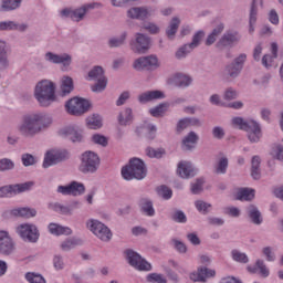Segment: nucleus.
I'll use <instances>...</instances> for the list:
<instances>
[{"label":"nucleus","mask_w":283,"mask_h":283,"mask_svg":"<svg viewBox=\"0 0 283 283\" xmlns=\"http://www.w3.org/2000/svg\"><path fill=\"white\" fill-rule=\"evenodd\" d=\"M224 72L230 78H238V76H240V72H242V69H239L238 65L231 62L226 66Z\"/></svg>","instance_id":"obj_45"},{"label":"nucleus","mask_w":283,"mask_h":283,"mask_svg":"<svg viewBox=\"0 0 283 283\" xmlns=\"http://www.w3.org/2000/svg\"><path fill=\"white\" fill-rule=\"evenodd\" d=\"M15 250L14 240L10 237V232L0 230V253L2 255H12Z\"/></svg>","instance_id":"obj_16"},{"label":"nucleus","mask_w":283,"mask_h":283,"mask_svg":"<svg viewBox=\"0 0 283 283\" xmlns=\"http://www.w3.org/2000/svg\"><path fill=\"white\" fill-rule=\"evenodd\" d=\"M30 25L28 23H19L17 21H0V32H28Z\"/></svg>","instance_id":"obj_21"},{"label":"nucleus","mask_w":283,"mask_h":283,"mask_svg":"<svg viewBox=\"0 0 283 283\" xmlns=\"http://www.w3.org/2000/svg\"><path fill=\"white\" fill-rule=\"evenodd\" d=\"M133 67L137 72H143L145 70L149 72L151 70H158V67H160V62L158 61L157 55L151 54L135 60Z\"/></svg>","instance_id":"obj_13"},{"label":"nucleus","mask_w":283,"mask_h":283,"mask_svg":"<svg viewBox=\"0 0 283 283\" xmlns=\"http://www.w3.org/2000/svg\"><path fill=\"white\" fill-rule=\"evenodd\" d=\"M11 216L15 218H34L36 210L32 208H15L11 210Z\"/></svg>","instance_id":"obj_35"},{"label":"nucleus","mask_w":283,"mask_h":283,"mask_svg":"<svg viewBox=\"0 0 283 283\" xmlns=\"http://www.w3.org/2000/svg\"><path fill=\"white\" fill-rule=\"evenodd\" d=\"M255 198V190L250 189V188H241L237 192V200L245 201V202H251Z\"/></svg>","instance_id":"obj_39"},{"label":"nucleus","mask_w":283,"mask_h":283,"mask_svg":"<svg viewBox=\"0 0 283 283\" xmlns=\"http://www.w3.org/2000/svg\"><path fill=\"white\" fill-rule=\"evenodd\" d=\"M202 39H205V31L199 30L192 35V41L188 45L196 50L202 43Z\"/></svg>","instance_id":"obj_50"},{"label":"nucleus","mask_w":283,"mask_h":283,"mask_svg":"<svg viewBox=\"0 0 283 283\" xmlns=\"http://www.w3.org/2000/svg\"><path fill=\"white\" fill-rule=\"evenodd\" d=\"M87 229L96 235L102 242H109L112 240V230L107 226H105L103 222L96 220V219H91L86 222Z\"/></svg>","instance_id":"obj_9"},{"label":"nucleus","mask_w":283,"mask_h":283,"mask_svg":"<svg viewBox=\"0 0 283 283\" xmlns=\"http://www.w3.org/2000/svg\"><path fill=\"white\" fill-rule=\"evenodd\" d=\"M88 81H97L91 86L92 92H96L97 94L105 92L107 87V77L105 76V71L102 66H94L88 72Z\"/></svg>","instance_id":"obj_6"},{"label":"nucleus","mask_w":283,"mask_h":283,"mask_svg":"<svg viewBox=\"0 0 283 283\" xmlns=\"http://www.w3.org/2000/svg\"><path fill=\"white\" fill-rule=\"evenodd\" d=\"M126 260L137 271H151V264L134 250H126Z\"/></svg>","instance_id":"obj_14"},{"label":"nucleus","mask_w":283,"mask_h":283,"mask_svg":"<svg viewBox=\"0 0 283 283\" xmlns=\"http://www.w3.org/2000/svg\"><path fill=\"white\" fill-rule=\"evenodd\" d=\"M49 231L52 235H72V229L56 223H50Z\"/></svg>","instance_id":"obj_40"},{"label":"nucleus","mask_w":283,"mask_h":283,"mask_svg":"<svg viewBox=\"0 0 283 283\" xmlns=\"http://www.w3.org/2000/svg\"><path fill=\"white\" fill-rule=\"evenodd\" d=\"M129 45L132 52L135 54H147V52H149V48H151V38L145 33H135Z\"/></svg>","instance_id":"obj_8"},{"label":"nucleus","mask_w":283,"mask_h":283,"mask_svg":"<svg viewBox=\"0 0 283 283\" xmlns=\"http://www.w3.org/2000/svg\"><path fill=\"white\" fill-rule=\"evenodd\" d=\"M74 92V80L70 76H63L60 85L61 96H67Z\"/></svg>","instance_id":"obj_32"},{"label":"nucleus","mask_w":283,"mask_h":283,"mask_svg":"<svg viewBox=\"0 0 283 283\" xmlns=\"http://www.w3.org/2000/svg\"><path fill=\"white\" fill-rule=\"evenodd\" d=\"M154 14V9L150 7H134L127 11L129 19H136L137 21H145Z\"/></svg>","instance_id":"obj_19"},{"label":"nucleus","mask_w":283,"mask_h":283,"mask_svg":"<svg viewBox=\"0 0 283 283\" xmlns=\"http://www.w3.org/2000/svg\"><path fill=\"white\" fill-rule=\"evenodd\" d=\"M65 160H70V151L66 149H52L48 150L42 167L48 169V167H52V165H59V163H63Z\"/></svg>","instance_id":"obj_10"},{"label":"nucleus","mask_w":283,"mask_h":283,"mask_svg":"<svg viewBox=\"0 0 283 283\" xmlns=\"http://www.w3.org/2000/svg\"><path fill=\"white\" fill-rule=\"evenodd\" d=\"M15 232L23 242H30L31 244H36V242H39V228L34 224L22 223L15 228Z\"/></svg>","instance_id":"obj_7"},{"label":"nucleus","mask_w":283,"mask_h":283,"mask_svg":"<svg viewBox=\"0 0 283 283\" xmlns=\"http://www.w3.org/2000/svg\"><path fill=\"white\" fill-rule=\"evenodd\" d=\"M205 185V179L199 178L195 184H191V193L198 195L202 191V186Z\"/></svg>","instance_id":"obj_61"},{"label":"nucleus","mask_w":283,"mask_h":283,"mask_svg":"<svg viewBox=\"0 0 283 283\" xmlns=\"http://www.w3.org/2000/svg\"><path fill=\"white\" fill-rule=\"evenodd\" d=\"M146 280L147 282H150V283H167V279H165L163 274H158V273L148 274Z\"/></svg>","instance_id":"obj_55"},{"label":"nucleus","mask_w":283,"mask_h":283,"mask_svg":"<svg viewBox=\"0 0 283 283\" xmlns=\"http://www.w3.org/2000/svg\"><path fill=\"white\" fill-rule=\"evenodd\" d=\"M171 220H174V222L185 224V222H187V216L185 214V212H182V210H176L171 214Z\"/></svg>","instance_id":"obj_57"},{"label":"nucleus","mask_w":283,"mask_h":283,"mask_svg":"<svg viewBox=\"0 0 283 283\" xmlns=\"http://www.w3.org/2000/svg\"><path fill=\"white\" fill-rule=\"evenodd\" d=\"M86 124L90 129H101L103 127V117L98 114H93L92 116L87 117Z\"/></svg>","instance_id":"obj_44"},{"label":"nucleus","mask_w":283,"mask_h":283,"mask_svg":"<svg viewBox=\"0 0 283 283\" xmlns=\"http://www.w3.org/2000/svg\"><path fill=\"white\" fill-rule=\"evenodd\" d=\"M25 280L30 283H45V279L41 274L28 272L25 274Z\"/></svg>","instance_id":"obj_54"},{"label":"nucleus","mask_w":283,"mask_h":283,"mask_svg":"<svg viewBox=\"0 0 283 283\" xmlns=\"http://www.w3.org/2000/svg\"><path fill=\"white\" fill-rule=\"evenodd\" d=\"M83 244V241L78 238H67L60 244V249L63 251H72V249H76V247H81Z\"/></svg>","instance_id":"obj_38"},{"label":"nucleus","mask_w":283,"mask_h":283,"mask_svg":"<svg viewBox=\"0 0 283 283\" xmlns=\"http://www.w3.org/2000/svg\"><path fill=\"white\" fill-rule=\"evenodd\" d=\"M32 187H34V181L2 186L0 187V198H8V196H19V193H25V191H30Z\"/></svg>","instance_id":"obj_11"},{"label":"nucleus","mask_w":283,"mask_h":283,"mask_svg":"<svg viewBox=\"0 0 283 283\" xmlns=\"http://www.w3.org/2000/svg\"><path fill=\"white\" fill-rule=\"evenodd\" d=\"M62 138H67L72 143H83V130L75 127H64L59 132Z\"/></svg>","instance_id":"obj_23"},{"label":"nucleus","mask_w":283,"mask_h":283,"mask_svg":"<svg viewBox=\"0 0 283 283\" xmlns=\"http://www.w3.org/2000/svg\"><path fill=\"white\" fill-rule=\"evenodd\" d=\"M0 67L1 70H8L10 67V61L8 60V43L0 40Z\"/></svg>","instance_id":"obj_34"},{"label":"nucleus","mask_w":283,"mask_h":283,"mask_svg":"<svg viewBox=\"0 0 283 283\" xmlns=\"http://www.w3.org/2000/svg\"><path fill=\"white\" fill-rule=\"evenodd\" d=\"M180 28V18L174 17L168 27L166 28V36L170 40L174 41L176 39V33L178 32V29Z\"/></svg>","instance_id":"obj_33"},{"label":"nucleus","mask_w":283,"mask_h":283,"mask_svg":"<svg viewBox=\"0 0 283 283\" xmlns=\"http://www.w3.org/2000/svg\"><path fill=\"white\" fill-rule=\"evenodd\" d=\"M168 83L175 87L185 90L193 83V78L185 73H175L168 78Z\"/></svg>","instance_id":"obj_20"},{"label":"nucleus","mask_w":283,"mask_h":283,"mask_svg":"<svg viewBox=\"0 0 283 283\" xmlns=\"http://www.w3.org/2000/svg\"><path fill=\"white\" fill-rule=\"evenodd\" d=\"M247 213L252 224H256L258 227H260V224L264 222V219L262 218V212H260V209H258L255 206L250 205L247 208Z\"/></svg>","instance_id":"obj_29"},{"label":"nucleus","mask_w":283,"mask_h":283,"mask_svg":"<svg viewBox=\"0 0 283 283\" xmlns=\"http://www.w3.org/2000/svg\"><path fill=\"white\" fill-rule=\"evenodd\" d=\"M118 124L127 127V125H132L134 123V112L130 107H126L124 111L119 112L117 117Z\"/></svg>","instance_id":"obj_30"},{"label":"nucleus","mask_w":283,"mask_h":283,"mask_svg":"<svg viewBox=\"0 0 283 283\" xmlns=\"http://www.w3.org/2000/svg\"><path fill=\"white\" fill-rule=\"evenodd\" d=\"M53 119L45 113H28L22 116L17 130L22 138H34L52 127Z\"/></svg>","instance_id":"obj_1"},{"label":"nucleus","mask_w":283,"mask_h":283,"mask_svg":"<svg viewBox=\"0 0 283 283\" xmlns=\"http://www.w3.org/2000/svg\"><path fill=\"white\" fill-rule=\"evenodd\" d=\"M231 255L234 262H240L241 264H248L249 262V256L247 255V253L241 252L239 250H232Z\"/></svg>","instance_id":"obj_49"},{"label":"nucleus","mask_w":283,"mask_h":283,"mask_svg":"<svg viewBox=\"0 0 283 283\" xmlns=\"http://www.w3.org/2000/svg\"><path fill=\"white\" fill-rule=\"evenodd\" d=\"M177 174L180 178H193V176H196V168H193V165L189 161H180L178 164Z\"/></svg>","instance_id":"obj_27"},{"label":"nucleus","mask_w":283,"mask_h":283,"mask_svg":"<svg viewBox=\"0 0 283 283\" xmlns=\"http://www.w3.org/2000/svg\"><path fill=\"white\" fill-rule=\"evenodd\" d=\"M187 127H189V120L187 117L181 118L178 123H177V128L176 132L177 134H180L181 132H185V129H187Z\"/></svg>","instance_id":"obj_64"},{"label":"nucleus","mask_w":283,"mask_h":283,"mask_svg":"<svg viewBox=\"0 0 283 283\" xmlns=\"http://www.w3.org/2000/svg\"><path fill=\"white\" fill-rule=\"evenodd\" d=\"M195 207L197 209V211H199V213H202L203 216H207V213H209V211H211V203L206 202L203 200H197L195 201Z\"/></svg>","instance_id":"obj_47"},{"label":"nucleus","mask_w":283,"mask_h":283,"mask_svg":"<svg viewBox=\"0 0 283 283\" xmlns=\"http://www.w3.org/2000/svg\"><path fill=\"white\" fill-rule=\"evenodd\" d=\"M44 61H46V63H52L53 65H62V70L66 72L72 65V55L69 53L56 54L49 51L44 54Z\"/></svg>","instance_id":"obj_15"},{"label":"nucleus","mask_w":283,"mask_h":283,"mask_svg":"<svg viewBox=\"0 0 283 283\" xmlns=\"http://www.w3.org/2000/svg\"><path fill=\"white\" fill-rule=\"evenodd\" d=\"M216 270L208 268H200L197 272L190 274V280L192 282H207V277H214Z\"/></svg>","instance_id":"obj_24"},{"label":"nucleus","mask_w":283,"mask_h":283,"mask_svg":"<svg viewBox=\"0 0 283 283\" xmlns=\"http://www.w3.org/2000/svg\"><path fill=\"white\" fill-rule=\"evenodd\" d=\"M156 126L153 124H144L137 128L138 136H145L148 140H154L156 138Z\"/></svg>","instance_id":"obj_31"},{"label":"nucleus","mask_w":283,"mask_h":283,"mask_svg":"<svg viewBox=\"0 0 283 283\" xmlns=\"http://www.w3.org/2000/svg\"><path fill=\"white\" fill-rule=\"evenodd\" d=\"M57 193H62V196H82V193H85V186L78 181H72L67 186H59Z\"/></svg>","instance_id":"obj_18"},{"label":"nucleus","mask_w":283,"mask_h":283,"mask_svg":"<svg viewBox=\"0 0 283 283\" xmlns=\"http://www.w3.org/2000/svg\"><path fill=\"white\" fill-rule=\"evenodd\" d=\"M157 193H158V196H160V198H164V200H169V199H171V196H174V192L167 186L158 187Z\"/></svg>","instance_id":"obj_53"},{"label":"nucleus","mask_w":283,"mask_h":283,"mask_svg":"<svg viewBox=\"0 0 283 283\" xmlns=\"http://www.w3.org/2000/svg\"><path fill=\"white\" fill-rule=\"evenodd\" d=\"M139 209L144 216L154 218L156 216V209L154 208V201L147 197H142L138 202Z\"/></svg>","instance_id":"obj_26"},{"label":"nucleus","mask_w":283,"mask_h":283,"mask_svg":"<svg viewBox=\"0 0 283 283\" xmlns=\"http://www.w3.org/2000/svg\"><path fill=\"white\" fill-rule=\"evenodd\" d=\"M143 28L150 34H158L160 32V28L154 22H146Z\"/></svg>","instance_id":"obj_60"},{"label":"nucleus","mask_w":283,"mask_h":283,"mask_svg":"<svg viewBox=\"0 0 283 283\" xmlns=\"http://www.w3.org/2000/svg\"><path fill=\"white\" fill-rule=\"evenodd\" d=\"M66 112L72 116H81L90 109V101L81 97H73L65 104Z\"/></svg>","instance_id":"obj_12"},{"label":"nucleus","mask_w":283,"mask_h":283,"mask_svg":"<svg viewBox=\"0 0 283 283\" xmlns=\"http://www.w3.org/2000/svg\"><path fill=\"white\" fill-rule=\"evenodd\" d=\"M92 140L93 143H95V145H102V147H107V137L103 135H93Z\"/></svg>","instance_id":"obj_63"},{"label":"nucleus","mask_w":283,"mask_h":283,"mask_svg":"<svg viewBox=\"0 0 283 283\" xmlns=\"http://www.w3.org/2000/svg\"><path fill=\"white\" fill-rule=\"evenodd\" d=\"M240 33L238 31L229 30L217 42V48H233L237 43H240Z\"/></svg>","instance_id":"obj_17"},{"label":"nucleus","mask_w":283,"mask_h":283,"mask_svg":"<svg viewBox=\"0 0 283 283\" xmlns=\"http://www.w3.org/2000/svg\"><path fill=\"white\" fill-rule=\"evenodd\" d=\"M101 3L93 2V3H86L77 9H72V21H75L76 23L83 21L85 19V14L90 12V10H94V8H101Z\"/></svg>","instance_id":"obj_22"},{"label":"nucleus","mask_w":283,"mask_h":283,"mask_svg":"<svg viewBox=\"0 0 283 283\" xmlns=\"http://www.w3.org/2000/svg\"><path fill=\"white\" fill-rule=\"evenodd\" d=\"M21 161L24 167H32V165H36V159L31 154H23L21 156Z\"/></svg>","instance_id":"obj_58"},{"label":"nucleus","mask_w":283,"mask_h":283,"mask_svg":"<svg viewBox=\"0 0 283 283\" xmlns=\"http://www.w3.org/2000/svg\"><path fill=\"white\" fill-rule=\"evenodd\" d=\"M224 32V23H219L212 32L206 39V45H213L216 41H218V36H220Z\"/></svg>","instance_id":"obj_37"},{"label":"nucleus","mask_w":283,"mask_h":283,"mask_svg":"<svg viewBox=\"0 0 283 283\" xmlns=\"http://www.w3.org/2000/svg\"><path fill=\"white\" fill-rule=\"evenodd\" d=\"M200 140V137L196 132H190L187 136L184 137L181 142V148L184 151H191V149L196 148V145Z\"/></svg>","instance_id":"obj_28"},{"label":"nucleus","mask_w":283,"mask_h":283,"mask_svg":"<svg viewBox=\"0 0 283 283\" xmlns=\"http://www.w3.org/2000/svg\"><path fill=\"white\" fill-rule=\"evenodd\" d=\"M232 127L247 132L248 140L252 144L262 140V126L253 119L245 120L242 117H233Z\"/></svg>","instance_id":"obj_3"},{"label":"nucleus","mask_w":283,"mask_h":283,"mask_svg":"<svg viewBox=\"0 0 283 283\" xmlns=\"http://www.w3.org/2000/svg\"><path fill=\"white\" fill-rule=\"evenodd\" d=\"M165 154H167V151L165 150V148H151L148 147L146 148V155L148 156V158H163V156H165Z\"/></svg>","instance_id":"obj_48"},{"label":"nucleus","mask_w":283,"mask_h":283,"mask_svg":"<svg viewBox=\"0 0 283 283\" xmlns=\"http://www.w3.org/2000/svg\"><path fill=\"white\" fill-rule=\"evenodd\" d=\"M22 1L23 0H2L0 12H12V10H18V8H21Z\"/></svg>","instance_id":"obj_36"},{"label":"nucleus","mask_w":283,"mask_h":283,"mask_svg":"<svg viewBox=\"0 0 283 283\" xmlns=\"http://www.w3.org/2000/svg\"><path fill=\"white\" fill-rule=\"evenodd\" d=\"M150 114L151 116H154L155 118H158L160 116H163V114H165V112H167V104H160L154 108H150Z\"/></svg>","instance_id":"obj_56"},{"label":"nucleus","mask_w":283,"mask_h":283,"mask_svg":"<svg viewBox=\"0 0 283 283\" xmlns=\"http://www.w3.org/2000/svg\"><path fill=\"white\" fill-rule=\"evenodd\" d=\"M262 253L265 255L268 262H275V252H273V248L265 247L263 248Z\"/></svg>","instance_id":"obj_62"},{"label":"nucleus","mask_w":283,"mask_h":283,"mask_svg":"<svg viewBox=\"0 0 283 283\" xmlns=\"http://www.w3.org/2000/svg\"><path fill=\"white\" fill-rule=\"evenodd\" d=\"M256 269L260 273V275H262V277H269V268H266V264H264V261L262 260H256Z\"/></svg>","instance_id":"obj_59"},{"label":"nucleus","mask_w":283,"mask_h":283,"mask_svg":"<svg viewBox=\"0 0 283 283\" xmlns=\"http://www.w3.org/2000/svg\"><path fill=\"white\" fill-rule=\"evenodd\" d=\"M160 98H165V93L160 91H147L139 94L137 101L142 105H146V103H151V101H159Z\"/></svg>","instance_id":"obj_25"},{"label":"nucleus","mask_w":283,"mask_h":283,"mask_svg":"<svg viewBox=\"0 0 283 283\" xmlns=\"http://www.w3.org/2000/svg\"><path fill=\"white\" fill-rule=\"evenodd\" d=\"M192 50L193 49L189 45V43L184 44L176 51L175 56L178 61H182V59H187L188 54H191Z\"/></svg>","instance_id":"obj_46"},{"label":"nucleus","mask_w":283,"mask_h":283,"mask_svg":"<svg viewBox=\"0 0 283 283\" xmlns=\"http://www.w3.org/2000/svg\"><path fill=\"white\" fill-rule=\"evenodd\" d=\"M15 167V164L10 158L0 159V171H12Z\"/></svg>","instance_id":"obj_52"},{"label":"nucleus","mask_w":283,"mask_h":283,"mask_svg":"<svg viewBox=\"0 0 283 283\" xmlns=\"http://www.w3.org/2000/svg\"><path fill=\"white\" fill-rule=\"evenodd\" d=\"M122 178L124 180H144L147 178V166L140 158H132L128 165L122 168Z\"/></svg>","instance_id":"obj_4"},{"label":"nucleus","mask_w":283,"mask_h":283,"mask_svg":"<svg viewBox=\"0 0 283 283\" xmlns=\"http://www.w3.org/2000/svg\"><path fill=\"white\" fill-rule=\"evenodd\" d=\"M127 41V31L122 32L117 36H113L108 40V48H123Z\"/></svg>","instance_id":"obj_41"},{"label":"nucleus","mask_w":283,"mask_h":283,"mask_svg":"<svg viewBox=\"0 0 283 283\" xmlns=\"http://www.w3.org/2000/svg\"><path fill=\"white\" fill-rule=\"evenodd\" d=\"M227 169H229V158L222 156L214 165V174L224 175L227 174Z\"/></svg>","instance_id":"obj_42"},{"label":"nucleus","mask_w":283,"mask_h":283,"mask_svg":"<svg viewBox=\"0 0 283 283\" xmlns=\"http://www.w3.org/2000/svg\"><path fill=\"white\" fill-rule=\"evenodd\" d=\"M34 96L41 107H50L56 103V84L50 80H42L35 85Z\"/></svg>","instance_id":"obj_2"},{"label":"nucleus","mask_w":283,"mask_h":283,"mask_svg":"<svg viewBox=\"0 0 283 283\" xmlns=\"http://www.w3.org/2000/svg\"><path fill=\"white\" fill-rule=\"evenodd\" d=\"M49 209H51V211H55V213H60L61 216H72L69 206H64L63 203L51 202L49 203Z\"/></svg>","instance_id":"obj_43"},{"label":"nucleus","mask_w":283,"mask_h":283,"mask_svg":"<svg viewBox=\"0 0 283 283\" xmlns=\"http://www.w3.org/2000/svg\"><path fill=\"white\" fill-rule=\"evenodd\" d=\"M78 170L81 174H96L101 167V158L92 150L84 151L80 157Z\"/></svg>","instance_id":"obj_5"},{"label":"nucleus","mask_w":283,"mask_h":283,"mask_svg":"<svg viewBox=\"0 0 283 283\" xmlns=\"http://www.w3.org/2000/svg\"><path fill=\"white\" fill-rule=\"evenodd\" d=\"M256 21H258V0H252L251 9H250L249 24L255 25Z\"/></svg>","instance_id":"obj_51"}]
</instances>
